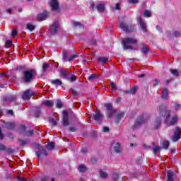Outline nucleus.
<instances>
[{"label": "nucleus", "instance_id": "f257e3e1", "mask_svg": "<svg viewBox=\"0 0 181 181\" xmlns=\"http://www.w3.org/2000/svg\"><path fill=\"white\" fill-rule=\"evenodd\" d=\"M23 83H32V81H33L35 78H36V76H37V71H36V69H30L24 71L23 72Z\"/></svg>", "mask_w": 181, "mask_h": 181}, {"label": "nucleus", "instance_id": "f03ea898", "mask_svg": "<svg viewBox=\"0 0 181 181\" xmlns=\"http://www.w3.org/2000/svg\"><path fill=\"white\" fill-rule=\"evenodd\" d=\"M104 107L106 108L105 112L106 119L110 120L112 118H114V116L117 114L118 110L115 109L111 103H104Z\"/></svg>", "mask_w": 181, "mask_h": 181}, {"label": "nucleus", "instance_id": "7ed1b4c3", "mask_svg": "<svg viewBox=\"0 0 181 181\" xmlns=\"http://www.w3.org/2000/svg\"><path fill=\"white\" fill-rule=\"evenodd\" d=\"M123 43V49L126 50H134V47L131 45H136L138 43V40L132 38V37H127L124 38L122 41Z\"/></svg>", "mask_w": 181, "mask_h": 181}, {"label": "nucleus", "instance_id": "20e7f679", "mask_svg": "<svg viewBox=\"0 0 181 181\" xmlns=\"http://www.w3.org/2000/svg\"><path fill=\"white\" fill-rule=\"evenodd\" d=\"M62 115L64 117L61 122L63 127H69L70 125V122L69 120V112L67 110H63Z\"/></svg>", "mask_w": 181, "mask_h": 181}, {"label": "nucleus", "instance_id": "39448f33", "mask_svg": "<svg viewBox=\"0 0 181 181\" xmlns=\"http://www.w3.org/2000/svg\"><path fill=\"white\" fill-rule=\"evenodd\" d=\"M95 122H98L99 124H101L104 119V115L101 113L100 110H97L95 114H93V117Z\"/></svg>", "mask_w": 181, "mask_h": 181}, {"label": "nucleus", "instance_id": "423d86ee", "mask_svg": "<svg viewBox=\"0 0 181 181\" xmlns=\"http://www.w3.org/2000/svg\"><path fill=\"white\" fill-rule=\"evenodd\" d=\"M142 124H145V119L144 118V115L139 116V118L136 119V121L134 122V124L132 127L133 131H135L136 128L141 127Z\"/></svg>", "mask_w": 181, "mask_h": 181}, {"label": "nucleus", "instance_id": "0eeeda50", "mask_svg": "<svg viewBox=\"0 0 181 181\" xmlns=\"http://www.w3.org/2000/svg\"><path fill=\"white\" fill-rule=\"evenodd\" d=\"M181 138V128L179 127H176L174 131V134L172 137V141L173 142H177L179 139Z\"/></svg>", "mask_w": 181, "mask_h": 181}, {"label": "nucleus", "instance_id": "6e6552de", "mask_svg": "<svg viewBox=\"0 0 181 181\" xmlns=\"http://www.w3.org/2000/svg\"><path fill=\"white\" fill-rule=\"evenodd\" d=\"M35 95H36V93L28 89L26 90L22 95V99L29 100L30 98H32V97H35Z\"/></svg>", "mask_w": 181, "mask_h": 181}, {"label": "nucleus", "instance_id": "1a4fd4ad", "mask_svg": "<svg viewBox=\"0 0 181 181\" xmlns=\"http://www.w3.org/2000/svg\"><path fill=\"white\" fill-rule=\"evenodd\" d=\"M37 148L39 149V151L35 152L37 158H40V156H42V155L44 156H47V155H49L47 151H46V149L43 148L42 146H38Z\"/></svg>", "mask_w": 181, "mask_h": 181}, {"label": "nucleus", "instance_id": "9d476101", "mask_svg": "<svg viewBox=\"0 0 181 181\" xmlns=\"http://www.w3.org/2000/svg\"><path fill=\"white\" fill-rule=\"evenodd\" d=\"M49 15H50V13L47 11H45L43 13L37 16V22H42V21H45L46 18H49Z\"/></svg>", "mask_w": 181, "mask_h": 181}, {"label": "nucleus", "instance_id": "9b49d317", "mask_svg": "<svg viewBox=\"0 0 181 181\" xmlns=\"http://www.w3.org/2000/svg\"><path fill=\"white\" fill-rule=\"evenodd\" d=\"M125 113L124 112H121L116 115L115 116V124H121L124 122V115Z\"/></svg>", "mask_w": 181, "mask_h": 181}, {"label": "nucleus", "instance_id": "f8f14e48", "mask_svg": "<svg viewBox=\"0 0 181 181\" xmlns=\"http://www.w3.org/2000/svg\"><path fill=\"white\" fill-rule=\"evenodd\" d=\"M137 21L140 25V28H141L142 32H144V33H146V32H147L146 24L145 23V22H144V18L141 17H138Z\"/></svg>", "mask_w": 181, "mask_h": 181}, {"label": "nucleus", "instance_id": "ddd939ff", "mask_svg": "<svg viewBox=\"0 0 181 181\" xmlns=\"http://www.w3.org/2000/svg\"><path fill=\"white\" fill-rule=\"evenodd\" d=\"M57 29H59V21H55L51 25V35H54L55 33H57Z\"/></svg>", "mask_w": 181, "mask_h": 181}, {"label": "nucleus", "instance_id": "4468645a", "mask_svg": "<svg viewBox=\"0 0 181 181\" xmlns=\"http://www.w3.org/2000/svg\"><path fill=\"white\" fill-rule=\"evenodd\" d=\"M59 76L63 80H69V74L67 73V69H61L59 71Z\"/></svg>", "mask_w": 181, "mask_h": 181}, {"label": "nucleus", "instance_id": "2eb2a0df", "mask_svg": "<svg viewBox=\"0 0 181 181\" xmlns=\"http://www.w3.org/2000/svg\"><path fill=\"white\" fill-rule=\"evenodd\" d=\"M49 4L52 11H57L59 9V1L57 0H52Z\"/></svg>", "mask_w": 181, "mask_h": 181}, {"label": "nucleus", "instance_id": "dca6fc26", "mask_svg": "<svg viewBox=\"0 0 181 181\" xmlns=\"http://www.w3.org/2000/svg\"><path fill=\"white\" fill-rule=\"evenodd\" d=\"M159 114L161 117L166 115V106L165 105H160L158 107Z\"/></svg>", "mask_w": 181, "mask_h": 181}, {"label": "nucleus", "instance_id": "f3484780", "mask_svg": "<svg viewBox=\"0 0 181 181\" xmlns=\"http://www.w3.org/2000/svg\"><path fill=\"white\" fill-rule=\"evenodd\" d=\"M4 127L6 128V129L9 130L15 129V127H16L15 123L11 122H4Z\"/></svg>", "mask_w": 181, "mask_h": 181}, {"label": "nucleus", "instance_id": "a211bd4d", "mask_svg": "<svg viewBox=\"0 0 181 181\" xmlns=\"http://www.w3.org/2000/svg\"><path fill=\"white\" fill-rule=\"evenodd\" d=\"M175 176V173L173 171L167 170V179L165 181H175L173 177Z\"/></svg>", "mask_w": 181, "mask_h": 181}, {"label": "nucleus", "instance_id": "6ab92c4d", "mask_svg": "<svg viewBox=\"0 0 181 181\" xmlns=\"http://www.w3.org/2000/svg\"><path fill=\"white\" fill-rule=\"evenodd\" d=\"M118 25L120 29H122L124 32H132V30H129V28H128L127 25H125V23H124V21L119 23Z\"/></svg>", "mask_w": 181, "mask_h": 181}, {"label": "nucleus", "instance_id": "aec40b11", "mask_svg": "<svg viewBox=\"0 0 181 181\" xmlns=\"http://www.w3.org/2000/svg\"><path fill=\"white\" fill-rule=\"evenodd\" d=\"M141 52L143 54H148L149 53V47L146 44H142Z\"/></svg>", "mask_w": 181, "mask_h": 181}, {"label": "nucleus", "instance_id": "412c9836", "mask_svg": "<svg viewBox=\"0 0 181 181\" xmlns=\"http://www.w3.org/2000/svg\"><path fill=\"white\" fill-rule=\"evenodd\" d=\"M168 95H169V90H168V88H164L161 93V97L163 100H168Z\"/></svg>", "mask_w": 181, "mask_h": 181}, {"label": "nucleus", "instance_id": "4be33fe9", "mask_svg": "<svg viewBox=\"0 0 181 181\" xmlns=\"http://www.w3.org/2000/svg\"><path fill=\"white\" fill-rule=\"evenodd\" d=\"M51 84H52V86H56L57 87H58L59 86H63V81H62V80L59 78H57L55 80L51 81Z\"/></svg>", "mask_w": 181, "mask_h": 181}, {"label": "nucleus", "instance_id": "5701e85b", "mask_svg": "<svg viewBox=\"0 0 181 181\" xmlns=\"http://www.w3.org/2000/svg\"><path fill=\"white\" fill-rule=\"evenodd\" d=\"M34 134H35V132L33 130L20 132V134L24 135L25 136H32Z\"/></svg>", "mask_w": 181, "mask_h": 181}, {"label": "nucleus", "instance_id": "b1692460", "mask_svg": "<svg viewBox=\"0 0 181 181\" xmlns=\"http://www.w3.org/2000/svg\"><path fill=\"white\" fill-rule=\"evenodd\" d=\"M42 104L45 105V107H48V108H52V107H53V101L52 100H43Z\"/></svg>", "mask_w": 181, "mask_h": 181}, {"label": "nucleus", "instance_id": "393cba45", "mask_svg": "<svg viewBox=\"0 0 181 181\" xmlns=\"http://www.w3.org/2000/svg\"><path fill=\"white\" fill-rule=\"evenodd\" d=\"M178 121L179 118L177 117V115H174L170 122V125H176Z\"/></svg>", "mask_w": 181, "mask_h": 181}, {"label": "nucleus", "instance_id": "a878e982", "mask_svg": "<svg viewBox=\"0 0 181 181\" xmlns=\"http://www.w3.org/2000/svg\"><path fill=\"white\" fill-rule=\"evenodd\" d=\"M112 180L119 181V173L117 171H113Z\"/></svg>", "mask_w": 181, "mask_h": 181}, {"label": "nucleus", "instance_id": "bb28decb", "mask_svg": "<svg viewBox=\"0 0 181 181\" xmlns=\"http://www.w3.org/2000/svg\"><path fill=\"white\" fill-rule=\"evenodd\" d=\"M162 122V119L160 117H157L156 119V124H155V129H158L160 127V124Z\"/></svg>", "mask_w": 181, "mask_h": 181}, {"label": "nucleus", "instance_id": "cd10ccee", "mask_svg": "<svg viewBox=\"0 0 181 181\" xmlns=\"http://www.w3.org/2000/svg\"><path fill=\"white\" fill-rule=\"evenodd\" d=\"M97 78H98V75L97 74H92L88 77L89 81H94V80H97Z\"/></svg>", "mask_w": 181, "mask_h": 181}, {"label": "nucleus", "instance_id": "c85d7f7f", "mask_svg": "<svg viewBox=\"0 0 181 181\" xmlns=\"http://www.w3.org/2000/svg\"><path fill=\"white\" fill-rule=\"evenodd\" d=\"M18 142H20L21 146H25V145H28L29 144V139H18Z\"/></svg>", "mask_w": 181, "mask_h": 181}, {"label": "nucleus", "instance_id": "c756f323", "mask_svg": "<svg viewBox=\"0 0 181 181\" xmlns=\"http://www.w3.org/2000/svg\"><path fill=\"white\" fill-rule=\"evenodd\" d=\"M42 115V110H40V107H36L35 112H34V117L35 118H39Z\"/></svg>", "mask_w": 181, "mask_h": 181}, {"label": "nucleus", "instance_id": "7c9ffc66", "mask_svg": "<svg viewBox=\"0 0 181 181\" xmlns=\"http://www.w3.org/2000/svg\"><path fill=\"white\" fill-rule=\"evenodd\" d=\"M35 28L36 27L30 23H28L25 26V29L27 30H30V32H33V30H35Z\"/></svg>", "mask_w": 181, "mask_h": 181}, {"label": "nucleus", "instance_id": "2f4dec72", "mask_svg": "<svg viewBox=\"0 0 181 181\" xmlns=\"http://www.w3.org/2000/svg\"><path fill=\"white\" fill-rule=\"evenodd\" d=\"M96 9L98 12H104L105 7H104V4H98L96 6Z\"/></svg>", "mask_w": 181, "mask_h": 181}, {"label": "nucleus", "instance_id": "473e14b6", "mask_svg": "<svg viewBox=\"0 0 181 181\" xmlns=\"http://www.w3.org/2000/svg\"><path fill=\"white\" fill-rule=\"evenodd\" d=\"M114 151L116 153L121 152V144H119V143H117L115 146H114Z\"/></svg>", "mask_w": 181, "mask_h": 181}, {"label": "nucleus", "instance_id": "72a5a7b5", "mask_svg": "<svg viewBox=\"0 0 181 181\" xmlns=\"http://www.w3.org/2000/svg\"><path fill=\"white\" fill-rule=\"evenodd\" d=\"M169 145H170V144L169 143V141L165 140L163 142V149H165V151H167V149H169Z\"/></svg>", "mask_w": 181, "mask_h": 181}, {"label": "nucleus", "instance_id": "f704fd0d", "mask_svg": "<svg viewBox=\"0 0 181 181\" xmlns=\"http://www.w3.org/2000/svg\"><path fill=\"white\" fill-rule=\"evenodd\" d=\"M170 71L175 77H179V71H177V69H170Z\"/></svg>", "mask_w": 181, "mask_h": 181}, {"label": "nucleus", "instance_id": "c9c22d12", "mask_svg": "<svg viewBox=\"0 0 181 181\" xmlns=\"http://www.w3.org/2000/svg\"><path fill=\"white\" fill-rule=\"evenodd\" d=\"M78 169L79 172L81 173L87 172V167L84 165V164H81V165H79Z\"/></svg>", "mask_w": 181, "mask_h": 181}, {"label": "nucleus", "instance_id": "e433bc0d", "mask_svg": "<svg viewBox=\"0 0 181 181\" xmlns=\"http://www.w3.org/2000/svg\"><path fill=\"white\" fill-rule=\"evenodd\" d=\"M55 145L56 144H54V142H50L48 144L47 148L48 149V151H53V149H54Z\"/></svg>", "mask_w": 181, "mask_h": 181}, {"label": "nucleus", "instance_id": "4c0bfd02", "mask_svg": "<svg viewBox=\"0 0 181 181\" xmlns=\"http://www.w3.org/2000/svg\"><path fill=\"white\" fill-rule=\"evenodd\" d=\"M100 177H102V179H107V177H108V173H107L106 172H104L103 170L100 171Z\"/></svg>", "mask_w": 181, "mask_h": 181}, {"label": "nucleus", "instance_id": "58836bf2", "mask_svg": "<svg viewBox=\"0 0 181 181\" xmlns=\"http://www.w3.org/2000/svg\"><path fill=\"white\" fill-rule=\"evenodd\" d=\"M98 60L100 62V63H107V62H108V58L103 57L98 58Z\"/></svg>", "mask_w": 181, "mask_h": 181}, {"label": "nucleus", "instance_id": "ea45409f", "mask_svg": "<svg viewBox=\"0 0 181 181\" xmlns=\"http://www.w3.org/2000/svg\"><path fill=\"white\" fill-rule=\"evenodd\" d=\"M11 46H12V40H6L5 43L6 49H9V47H11Z\"/></svg>", "mask_w": 181, "mask_h": 181}, {"label": "nucleus", "instance_id": "a19ab883", "mask_svg": "<svg viewBox=\"0 0 181 181\" xmlns=\"http://www.w3.org/2000/svg\"><path fill=\"white\" fill-rule=\"evenodd\" d=\"M153 152L154 153V155H156V153H158V152H160V146H156L153 148Z\"/></svg>", "mask_w": 181, "mask_h": 181}, {"label": "nucleus", "instance_id": "79ce46f5", "mask_svg": "<svg viewBox=\"0 0 181 181\" xmlns=\"http://www.w3.org/2000/svg\"><path fill=\"white\" fill-rule=\"evenodd\" d=\"M110 87H112V89L114 91H117L118 90V88L117 87V85L115 84V83H114L112 81L110 82Z\"/></svg>", "mask_w": 181, "mask_h": 181}, {"label": "nucleus", "instance_id": "37998d69", "mask_svg": "<svg viewBox=\"0 0 181 181\" xmlns=\"http://www.w3.org/2000/svg\"><path fill=\"white\" fill-rule=\"evenodd\" d=\"M77 57H78V54H75L68 59V62H70L71 63V62H73L74 59H77Z\"/></svg>", "mask_w": 181, "mask_h": 181}, {"label": "nucleus", "instance_id": "c03bdc74", "mask_svg": "<svg viewBox=\"0 0 181 181\" xmlns=\"http://www.w3.org/2000/svg\"><path fill=\"white\" fill-rule=\"evenodd\" d=\"M63 103H62V100H58L57 101L56 108H63Z\"/></svg>", "mask_w": 181, "mask_h": 181}, {"label": "nucleus", "instance_id": "a18cd8bd", "mask_svg": "<svg viewBox=\"0 0 181 181\" xmlns=\"http://www.w3.org/2000/svg\"><path fill=\"white\" fill-rule=\"evenodd\" d=\"M62 59H63L64 62H68L69 54H67V52H64Z\"/></svg>", "mask_w": 181, "mask_h": 181}, {"label": "nucleus", "instance_id": "49530a36", "mask_svg": "<svg viewBox=\"0 0 181 181\" xmlns=\"http://www.w3.org/2000/svg\"><path fill=\"white\" fill-rule=\"evenodd\" d=\"M144 16L145 18H151V16H152V14L151 13V11H149L148 10H146L144 11Z\"/></svg>", "mask_w": 181, "mask_h": 181}, {"label": "nucleus", "instance_id": "de8ad7c7", "mask_svg": "<svg viewBox=\"0 0 181 181\" xmlns=\"http://www.w3.org/2000/svg\"><path fill=\"white\" fill-rule=\"evenodd\" d=\"M50 67V64H42V70L43 71H46V70H47V69H49Z\"/></svg>", "mask_w": 181, "mask_h": 181}, {"label": "nucleus", "instance_id": "09e8293b", "mask_svg": "<svg viewBox=\"0 0 181 181\" xmlns=\"http://www.w3.org/2000/svg\"><path fill=\"white\" fill-rule=\"evenodd\" d=\"M173 35L174 37H180V31H173Z\"/></svg>", "mask_w": 181, "mask_h": 181}, {"label": "nucleus", "instance_id": "8fccbe9b", "mask_svg": "<svg viewBox=\"0 0 181 181\" xmlns=\"http://www.w3.org/2000/svg\"><path fill=\"white\" fill-rule=\"evenodd\" d=\"M16 36H18V30H13L11 33V37H16Z\"/></svg>", "mask_w": 181, "mask_h": 181}, {"label": "nucleus", "instance_id": "3c124183", "mask_svg": "<svg viewBox=\"0 0 181 181\" xmlns=\"http://www.w3.org/2000/svg\"><path fill=\"white\" fill-rule=\"evenodd\" d=\"M129 4H132L133 5H136V4L139 3V0H129Z\"/></svg>", "mask_w": 181, "mask_h": 181}, {"label": "nucleus", "instance_id": "603ef678", "mask_svg": "<svg viewBox=\"0 0 181 181\" xmlns=\"http://www.w3.org/2000/svg\"><path fill=\"white\" fill-rule=\"evenodd\" d=\"M4 151H6V147L5 145L0 144V152H3Z\"/></svg>", "mask_w": 181, "mask_h": 181}, {"label": "nucleus", "instance_id": "864d4df0", "mask_svg": "<svg viewBox=\"0 0 181 181\" xmlns=\"http://www.w3.org/2000/svg\"><path fill=\"white\" fill-rule=\"evenodd\" d=\"M20 129H21V132H26V126L23 124L20 127Z\"/></svg>", "mask_w": 181, "mask_h": 181}, {"label": "nucleus", "instance_id": "5fc2aeb1", "mask_svg": "<svg viewBox=\"0 0 181 181\" xmlns=\"http://www.w3.org/2000/svg\"><path fill=\"white\" fill-rule=\"evenodd\" d=\"M4 138H5V136L4 135V134H2V129H1L0 127V141L4 140Z\"/></svg>", "mask_w": 181, "mask_h": 181}, {"label": "nucleus", "instance_id": "6e6d98bb", "mask_svg": "<svg viewBox=\"0 0 181 181\" xmlns=\"http://www.w3.org/2000/svg\"><path fill=\"white\" fill-rule=\"evenodd\" d=\"M49 121H50V122H52V125H54V127H56V125H57V122H56V119H50Z\"/></svg>", "mask_w": 181, "mask_h": 181}, {"label": "nucleus", "instance_id": "4d7b16f0", "mask_svg": "<svg viewBox=\"0 0 181 181\" xmlns=\"http://www.w3.org/2000/svg\"><path fill=\"white\" fill-rule=\"evenodd\" d=\"M17 180H18V181H26V179H25V177H21L20 175H18L17 177Z\"/></svg>", "mask_w": 181, "mask_h": 181}, {"label": "nucleus", "instance_id": "13d9d810", "mask_svg": "<svg viewBox=\"0 0 181 181\" xmlns=\"http://www.w3.org/2000/svg\"><path fill=\"white\" fill-rule=\"evenodd\" d=\"M81 152L82 153H87V152H88L87 148L86 147H82L81 149Z\"/></svg>", "mask_w": 181, "mask_h": 181}, {"label": "nucleus", "instance_id": "bf43d9fd", "mask_svg": "<svg viewBox=\"0 0 181 181\" xmlns=\"http://www.w3.org/2000/svg\"><path fill=\"white\" fill-rule=\"evenodd\" d=\"M103 132H110V127H103Z\"/></svg>", "mask_w": 181, "mask_h": 181}, {"label": "nucleus", "instance_id": "052dcab7", "mask_svg": "<svg viewBox=\"0 0 181 181\" xmlns=\"http://www.w3.org/2000/svg\"><path fill=\"white\" fill-rule=\"evenodd\" d=\"M71 82H74L77 80V77L76 76H72L70 78H69Z\"/></svg>", "mask_w": 181, "mask_h": 181}, {"label": "nucleus", "instance_id": "680f3d73", "mask_svg": "<svg viewBox=\"0 0 181 181\" xmlns=\"http://www.w3.org/2000/svg\"><path fill=\"white\" fill-rule=\"evenodd\" d=\"M69 131H71V132H76L77 129L74 127H69Z\"/></svg>", "mask_w": 181, "mask_h": 181}, {"label": "nucleus", "instance_id": "e2e57ef3", "mask_svg": "<svg viewBox=\"0 0 181 181\" xmlns=\"http://www.w3.org/2000/svg\"><path fill=\"white\" fill-rule=\"evenodd\" d=\"M136 93V88H132L130 89V94H135Z\"/></svg>", "mask_w": 181, "mask_h": 181}, {"label": "nucleus", "instance_id": "0e129e2a", "mask_svg": "<svg viewBox=\"0 0 181 181\" xmlns=\"http://www.w3.org/2000/svg\"><path fill=\"white\" fill-rule=\"evenodd\" d=\"M74 26L75 28H78V26H81V23L80 22H74Z\"/></svg>", "mask_w": 181, "mask_h": 181}, {"label": "nucleus", "instance_id": "69168bd1", "mask_svg": "<svg viewBox=\"0 0 181 181\" xmlns=\"http://www.w3.org/2000/svg\"><path fill=\"white\" fill-rule=\"evenodd\" d=\"M6 112H7L8 114H9V115H11V116L15 115L14 113H13V110H7Z\"/></svg>", "mask_w": 181, "mask_h": 181}, {"label": "nucleus", "instance_id": "338daca9", "mask_svg": "<svg viewBox=\"0 0 181 181\" xmlns=\"http://www.w3.org/2000/svg\"><path fill=\"white\" fill-rule=\"evenodd\" d=\"M175 110L177 111V110H179V108H180V104L176 103L175 105Z\"/></svg>", "mask_w": 181, "mask_h": 181}, {"label": "nucleus", "instance_id": "774afa93", "mask_svg": "<svg viewBox=\"0 0 181 181\" xmlns=\"http://www.w3.org/2000/svg\"><path fill=\"white\" fill-rule=\"evenodd\" d=\"M159 84V81L158 79H155V83L153 84V87H156Z\"/></svg>", "mask_w": 181, "mask_h": 181}]
</instances>
